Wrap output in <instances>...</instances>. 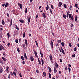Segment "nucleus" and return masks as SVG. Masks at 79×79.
<instances>
[{
  "mask_svg": "<svg viewBox=\"0 0 79 79\" xmlns=\"http://www.w3.org/2000/svg\"><path fill=\"white\" fill-rule=\"evenodd\" d=\"M63 17L64 18V19H66V15H63Z\"/></svg>",
  "mask_w": 79,
  "mask_h": 79,
  "instance_id": "nucleus-27",
  "label": "nucleus"
},
{
  "mask_svg": "<svg viewBox=\"0 0 79 79\" xmlns=\"http://www.w3.org/2000/svg\"><path fill=\"white\" fill-rule=\"evenodd\" d=\"M35 56H36V57H38L37 54V52H35Z\"/></svg>",
  "mask_w": 79,
  "mask_h": 79,
  "instance_id": "nucleus-23",
  "label": "nucleus"
},
{
  "mask_svg": "<svg viewBox=\"0 0 79 79\" xmlns=\"http://www.w3.org/2000/svg\"><path fill=\"white\" fill-rule=\"evenodd\" d=\"M69 45L70 47H72V45H71V43L69 44Z\"/></svg>",
  "mask_w": 79,
  "mask_h": 79,
  "instance_id": "nucleus-52",
  "label": "nucleus"
},
{
  "mask_svg": "<svg viewBox=\"0 0 79 79\" xmlns=\"http://www.w3.org/2000/svg\"><path fill=\"white\" fill-rule=\"evenodd\" d=\"M36 73H39V70L38 69L36 70Z\"/></svg>",
  "mask_w": 79,
  "mask_h": 79,
  "instance_id": "nucleus-63",
  "label": "nucleus"
},
{
  "mask_svg": "<svg viewBox=\"0 0 79 79\" xmlns=\"http://www.w3.org/2000/svg\"><path fill=\"white\" fill-rule=\"evenodd\" d=\"M68 69H69V72H70V71H71V68H69Z\"/></svg>",
  "mask_w": 79,
  "mask_h": 79,
  "instance_id": "nucleus-53",
  "label": "nucleus"
},
{
  "mask_svg": "<svg viewBox=\"0 0 79 79\" xmlns=\"http://www.w3.org/2000/svg\"><path fill=\"white\" fill-rule=\"evenodd\" d=\"M51 8H52V9H54V8L53 6L52 5H51Z\"/></svg>",
  "mask_w": 79,
  "mask_h": 79,
  "instance_id": "nucleus-39",
  "label": "nucleus"
},
{
  "mask_svg": "<svg viewBox=\"0 0 79 79\" xmlns=\"http://www.w3.org/2000/svg\"><path fill=\"white\" fill-rule=\"evenodd\" d=\"M10 74H11L12 76L13 75V73H12V72H10Z\"/></svg>",
  "mask_w": 79,
  "mask_h": 79,
  "instance_id": "nucleus-55",
  "label": "nucleus"
},
{
  "mask_svg": "<svg viewBox=\"0 0 79 79\" xmlns=\"http://www.w3.org/2000/svg\"><path fill=\"white\" fill-rule=\"evenodd\" d=\"M64 7L65 8H67V6H66V4H64Z\"/></svg>",
  "mask_w": 79,
  "mask_h": 79,
  "instance_id": "nucleus-30",
  "label": "nucleus"
},
{
  "mask_svg": "<svg viewBox=\"0 0 79 79\" xmlns=\"http://www.w3.org/2000/svg\"><path fill=\"white\" fill-rule=\"evenodd\" d=\"M22 63H23V64H25V61H23Z\"/></svg>",
  "mask_w": 79,
  "mask_h": 79,
  "instance_id": "nucleus-58",
  "label": "nucleus"
},
{
  "mask_svg": "<svg viewBox=\"0 0 79 79\" xmlns=\"http://www.w3.org/2000/svg\"><path fill=\"white\" fill-rule=\"evenodd\" d=\"M41 60L42 65L43 66L44 63V60H43V59H42V58H41Z\"/></svg>",
  "mask_w": 79,
  "mask_h": 79,
  "instance_id": "nucleus-17",
  "label": "nucleus"
},
{
  "mask_svg": "<svg viewBox=\"0 0 79 79\" xmlns=\"http://www.w3.org/2000/svg\"><path fill=\"white\" fill-rule=\"evenodd\" d=\"M25 13H27V8H26L25 9Z\"/></svg>",
  "mask_w": 79,
  "mask_h": 79,
  "instance_id": "nucleus-43",
  "label": "nucleus"
},
{
  "mask_svg": "<svg viewBox=\"0 0 79 79\" xmlns=\"http://www.w3.org/2000/svg\"><path fill=\"white\" fill-rule=\"evenodd\" d=\"M42 15L43 16L44 18L45 19L46 18V16L45 15V13H43V14H42Z\"/></svg>",
  "mask_w": 79,
  "mask_h": 79,
  "instance_id": "nucleus-12",
  "label": "nucleus"
},
{
  "mask_svg": "<svg viewBox=\"0 0 79 79\" xmlns=\"http://www.w3.org/2000/svg\"><path fill=\"white\" fill-rule=\"evenodd\" d=\"M58 43H61V41L60 40H59L58 41Z\"/></svg>",
  "mask_w": 79,
  "mask_h": 79,
  "instance_id": "nucleus-54",
  "label": "nucleus"
},
{
  "mask_svg": "<svg viewBox=\"0 0 79 79\" xmlns=\"http://www.w3.org/2000/svg\"><path fill=\"white\" fill-rule=\"evenodd\" d=\"M60 62H61V63H62V62H63V61H62V60L61 59H60Z\"/></svg>",
  "mask_w": 79,
  "mask_h": 79,
  "instance_id": "nucleus-59",
  "label": "nucleus"
},
{
  "mask_svg": "<svg viewBox=\"0 0 79 79\" xmlns=\"http://www.w3.org/2000/svg\"><path fill=\"white\" fill-rule=\"evenodd\" d=\"M3 73V69L2 67H0V73Z\"/></svg>",
  "mask_w": 79,
  "mask_h": 79,
  "instance_id": "nucleus-5",
  "label": "nucleus"
},
{
  "mask_svg": "<svg viewBox=\"0 0 79 79\" xmlns=\"http://www.w3.org/2000/svg\"><path fill=\"white\" fill-rule=\"evenodd\" d=\"M14 71L16 72V73H18V71H17V70H16V69H14Z\"/></svg>",
  "mask_w": 79,
  "mask_h": 79,
  "instance_id": "nucleus-46",
  "label": "nucleus"
},
{
  "mask_svg": "<svg viewBox=\"0 0 79 79\" xmlns=\"http://www.w3.org/2000/svg\"><path fill=\"white\" fill-rule=\"evenodd\" d=\"M13 74H14V75H15V76H16V73H15V72H13Z\"/></svg>",
  "mask_w": 79,
  "mask_h": 79,
  "instance_id": "nucleus-38",
  "label": "nucleus"
},
{
  "mask_svg": "<svg viewBox=\"0 0 79 79\" xmlns=\"http://www.w3.org/2000/svg\"><path fill=\"white\" fill-rule=\"evenodd\" d=\"M25 43L26 45L27 46V40H25Z\"/></svg>",
  "mask_w": 79,
  "mask_h": 79,
  "instance_id": "nucleus-19",
  "label": "nucleus"
},
{
  "mask_svg": "<svg viewBox=\"0 0 79 79\" xmlns=\"http://www.w3.org/2000/svg\"><path fill=\"white\" fill-rule=\"evenodd\" d=\"M40 53L41 55V57H42V58H43L44 57V56H43V54L42 53V52H40Z\"/></svg>",
  "mask_w": 79,
  "mask_h": 79,
  "instance_id": "nucleus-22",
  "label": "nucleus"
},
{
  "mask_svg": "<svg viewBox=\"0 0 79 79\" xmlns=\"http://www.w3.org/2000/svg\"><path fill=\"white\" fill-rule=\"evenodd\" d=\"M28 21V24H29V23H30V21H31V17H29V18L27 19Z\"/></svg>",
  "mask_w": 79,
  "mask_h": 79,
  "instance_id": "nucleus-6",
  "label": "nucleus"
},
{
  "mask_svg": "<svg viewBox=\"0 0 79 79\" xmlns=\"http://www.w3.org/2000/svg\"><path fill=\"white\" fill-rule=\"evenodd\" d=\"M71 19H72V20H73V19H74V18H73V16H72L71 17Z\"/></svg>",
  "mask_w": 79,
  "mask_h": 79,
  "instance_id": "nucleus-48",
  "label": "nucleus"
},
{
  "mask_svg": "<svg viewBox=\"0 0 79 79\" xmlns=\"http://www.w3.org/2000/svg\"><path fill=\"white\" fill-rule=\"evenodd\" d=\"M55 65V67L56 68H57V69H58V64H57V63H56Z\"/></svg>",
  "mask_w": 79,
  "mask_h": 79,
  "instance_id": "nucleus-15",
  "label": "nucleus"
},
{
  "mask_svg": "<svg viewBox=\"0 0 79 79\" xmlns=\"http://www.w3.org/2000/svg\"><path fill=\"white\" fill-rule=\"evenodd\" d=\"M61 44L62 46H64V42H61Z\"/></svg>",
  "mask_w": 79,
  "mask_h": 79,
  "instance_id": "nucleus-37",
  "label": "nucleus"
},
{
  "mask_svg": "<svg viewBox=\"0 0 79 79\" xmlns=\"http://www.w3.org/2000/svg\"><path fill=\"white\" fill-rule=\"evenodd\" d=\"M77 16H76L75 18V21H77Z\"/></svg>",
  "mask_w": 79,
  "mask_h": 79,
  "instance_id": "nucleus-36",
  "label": "nucleus"
},
{
  "mask_svg": "<svg viewBox=\"0 0 79 79\" xmlns=\"http://www.w3.org/2000/svg\"><path fill=\"white\" fill-rule=\"evenodd\" d=\"M23 56L24 58H26V59H27V56H26V53H25L24 54Z\"/></svg>",
  "mask_w": 79,
  "mask_h": 79,
  "instance_id": "nucleus-13",
  "label": "nucleus"
},
{
  "mask_svg": "<svg viewBox=\"0 0 79 79\" xmlns=\"http://www.w3.org/2000/svg\"><path fill=\"white\" fill-rule=\"evenodd\" d=\"M23 48H26V47H25V44H23Z\"/></svg>",
  "mask_w": 79,
  "mask_h": 79,
  "instance_id": "nucleus-62",
  "label": "nucleus"
},
{
  "mask_svg": "<svg viewBox=\"0 0 79 79\" xmlns=\"http://www.w3.org/2000/svg\"><path fill=\"white\" fill-rule=\"evenodd\" d=\"M30 60L32 61H34V58H33L32 56H31L30 57Z\"/></svg>",
  "mask_w": 79,
  "mask_h": 79,
  "instance_id": "nucleus-8",
  "label": "nucleus"
},
{
  "mask_svg": "<svg viewBox=\"0 0 79 79\" xmlns=\"http://www.w3.org/2000/svg\"><path fill=\"white\" fill-rule=\"evenodd\" d=\"M54 73L55 74L56 72H57V70H56V68L55 67L54 69Z\"/></svg>",
  "mask_w": 79,
  "mask_h": 79,
  "instance_id": "nucleus-7",
  "label": "nucleus"
},
{
  "mask_svg": "<svg viewBox=\"0 0 79 79\" xmlns=\"http://www.w3.org/2000/svg\"><path fill=\"white\" fill-rule=\"evenodd\" d=\"M49 58L50 59V60H52V54H50V55L49 56Z\"/></svg>",
  "mask_w": 79,
  "mask_h": 79,
  "instance_id": "nucleus-9",
  "label": "nucleus"
},
{
  "mask_svg": "<svg viewBox=\"0 0 79 79\" xmlns=\"http://www.w3.org/2000/svg\"><path fill=\"white\" fill-rule=\"evenodd\" d=\"M3 55L4 56H6V54H5V52L3 53Z\"/></svg>",
  "mask_w": 79,
  "mask_h": 79,
  "instance_id": "nucleus-51",
  "label": "nucleus"
},
{
  "mask_svg": "<svg viewBox=\"0 0 79 79\" xmlns=\"http://www.w3.org/2000/svg\"><path fill=\"white\" fill-rule=\"evenodd\" d=\"M13 23V20L12 19H10V26L12 25Z\"/></svg>",
  "mask_w": 79,
  "mask_h": 79,
  "instance_id": "nucleus-16",
  "label": "nucleus"
},
{
  "mask_svg": "<svg viewBox=\"0 0 79 79\" xmlns=\"http://www.w3.org/2000/svg\"><path fill=\"white\" fill-rule=\"evenodd\" d=\"M35 42L37 47H39V45L38 44V43H37V41L36 40L35 41Z\"/></svg>",
  "mask_w": 79,
  "mask_h": 79,
  "instance_id": "nucleus-20",
  "label": "nucleus"
},
{
  "mask_svg": "<svg viewBox=\"0 0 79 79\" xmlns=\"http://www.w3.org/2000/svg\"><path fill=\"white\" fill-rule=\"evenodd\" d=\"M2 58L3 60L4 61H6V59H5V57H2Z\"/></svg>",
  "mask_w": 79,
  "mask_h": 79,
  "instance_id": "nucleus-21",
  "label": "nucleus"
},
{
  "mask_svg": "<svg viewBox=\"0 0 79 79\" xmlns=\"http://www.w3.org/2000/svg\"><path fill=\"white\" fill-rule=\"evenodd\" d=\"M49 10L50 11V12L51 14H53V12H52V10H51V9L50 8H49Z\"/></svg>",
  "mask_w": 79,
  "mask_h": 79,
  "instance_id": "nucleus-35",
  "label": "nucleus"
},
{
  "mask_svg": "<svg viewBox=\"0 0 79 79\" xmlns=\"http://www.w3.org/2000/svg\"><path fill=\"white\" fill-rule=\"evenodd\" d=\"M38 61L39 63V64H41V62H40V60H39V58H38Z\"/></svg>",
  "mask_w": 79,
  "mask_h": 79,
  "instance_id": "nucleus-28",
  "label": "nucleus"
},
{
  "mask_svg": "<svg viewBox=\"0 0 79 79\" xmlns=\"http://www.w3.org/2000/svg\"><path fill=\"white\" fill-rule=\"evenodd\" d=\"M18 6H20V8L22 9V7H23V5L22 4L19 3H18Z\"/></svg>",
  "mask_w": 79,
  "mask_h": 79,
  "instance_id": "nucleus-3",
  "label": "nucleus"
},
{
  "mask_svg": "<svg viewBox=\"0 0 79 79\" xmlns=\"http://www.w3.org/2000/svg\"><path fill=\"white\" fill-rule=\"evenodd\" d=\"M61 50H62V52L63 54L64 55L65 53H64V50H63V48L62 47H61Z\"/></svg>",
  "mask_w": 79,
  "mask_h": 79,
  "instance_id": "nucleus-10",
  "label": "nucleus"
},
{
  "mask_svg": "<svg viewBox=\"0 0 79 79\" xmlns=\"http://www.w3.org/2000/svg\"><path fill=\"white\" fill-rule=\"evenodd\" d=\"M62 5V3L61 2H59V4L58 5V6H59V7H60Z\"/></svg>",
  "mask_w": 79,
  "mask_h": 79,
  "instance_id": "nucleus-11",
  "label": "nucleus"
},
{
  "mask_svg": "<svg viewBox=\"0 0 79 79\" xmlns=\"http://www.w3.org/2000/svg\"><path fill=\"white\" fill-rule=\"evenodd\" d=\"M8 2H6V5H5V7L6 8V7H7V6H8Z\"/></svg>",
  "mask_w": 79,
  "mask_h": 79,
  "instance_id": "nucleus-26",
  "label": "nucleus"
},
{
  "mask_svg": "<svg viewBox=\"0 0 79 79\" xmlns=\"http://www.w3.org/2000/svg\"><path fill=\"white\" fill-rule=\"evenodd\" d=\"M15 26L16 27V29L18 31H19V28H18V27L17 26V25H15Z\"/></svg>",
  "mask_w": 79,
  "mask_h": 79,
  "instance_id": "nucleus-29",
  "label": "nucleus"
},
{
  "mask_svg": "<svg viewBox=\"0 0 79 79\" xmlns=\"http://www.w3.org/2000/svg\"><path fill=\"white\" fill-rule=\"evenodd\" d=\"M2 50H5V49H4V47L2 45H1V46H0V50L2 51Z\"/></svg>",
  "mask_w": 79,
  "mask_h": 79,
  "instance_id": "nucleus-4",
  "label": "nucleus"
},
{
  "mask_svg": "<svg viewBox=\"0 0 79 79\" xmlns=\"http://www.w3.org/2000/svg\"><path fill=\"white\" fill-rule=\"evenodd\" d=\"M25 36H26V33H25V32H24L23 35V37L24 38V37H25Z\"/></svg>",
  "mask_w": 79,
  "mask_h": 79,
  "instance_id": "nucleus-32",
  "label": "nucleus"
},
{
  "mask_svg": "<svg viewBox=\"0 0 79 79\" xmlns=\"http://www.w3.org/2000/svg\"><path fill=\"white\" fill-rule=\"evenodd\" d=\"M71 16H72V14H70L69 15V18L70 19L71 18Z\"/></svg>",
  "mask_w": 79,
  "mask_h": 79,
  "instance_id": "nucleus-34",
  "label": "nucleus"
},
{
  "mask_svg": "<svg viewBox=\"0 0 79 79\" xmlns=\"http://www.w3.org/2000/svg\"><path fill=\"white\" fill-rule=\"evenodd\" d=\"M49 78H51V74L50 73H49Z\"/></svg>",
  "mask_w": 79,
  "mask_h": 79,
  "instance_id": "nucleus-41",
  "label": "nucleus"
},
{
  "mask_svg": "<svg viewBox=\"0 0 79 79\" xmlns=\"http://www.w3.org/2000/svg\"><path fill=\"white\" fill-rule=\"evenodd\" d=\"M50 45L52 48H53V43L52 41L51 42Z\"/></svg>",
  "mask_w": 79,
  "mask_h": 79,
  "instance_id": "nucleus-1",
  "label": "nucleus"
},
{
  "mask_svg": "<svg viewBox=\"0 0 79 79\" xmlns=\"http://www.w3.org/2000/svg\"><path fill=\"white\" fill-rule=\"evenodd\" d=\"M43 74L44 76L45 77L46 76V73H45V72H43Z\"/></svg>",
  "mask_w": 79,
  "mask_h": 79,
  "instance_id": "nucleus-33",
  "label": "nucleus"
},
{
  "mask_svg": "<svg viewBox=\"0 0 79 79\" xmlns=\"http://www.w3.org/2000/svg\"><path fill=\"white\" fill-rule=\"evenodd\" d=\"M49 8V6H48V5H47L46 7V10H48Z\"/></svg>",
  "mask_w": 79,
  "mask_h": 79,
  "instance_id": "nucleus-25",
  "label": "nucleus"
},
{
  "mask_svg": "<svg viewBox=\"0 0 79 79\" xmlns=\"http://www.w3.org/2000/svg\"><path fill=\"white\" fill-rule=\"evenodd\" d=\"M2 24H3V25H5V22H4V20H2Z\"/></svg>",
  "mask_w": 79,
  "mask_h": 79,
  "instance_id": "nucleus-24",
  "label": "nucleus"
},
{
  "mask_svg": "<svg viewBox=\"0 0 79 79\" xmlns=\"http://www.w3.org/2000/svg\"><path fill=\"white\" fill-rule=\"evenodd\" d=\"M6 72L7 73H9V70H6Z\"/></svg>",
  "mask_w": 79,
  "mask_h": 79,
  "instance_id": "nucleus-60",
  "label": "nucleus"
},
{
  "mask_svg": "<svg viewBox=\"0 0 79 79\" xmlns=\"http://www.w3.org/2000/svg\"><path fill=\"white\" fill-rule=\"evenodd\" d=\"M66 17L67 18H68V17H69V14H68V12L67 13Z\"/></svg>",
  "mask_w": 79,
  "mask_h": 79,
  "instance_id": "nucleus-47",
  "label": "nucleus"
},
{
  "mask_svg": "<svg viewBox=\"0 0 79 79\" xmlns=\"http://www.w3.org/2000/svg\"><path fill=\"white\" fill-rule=\"evenodd\" d=\"M17 51L19 53L20 52V50H19V48H17Z\"/></svg>",
  "mask_w": 79,
  "mask_h": 79,
  "instance_id": "nucleus-40",
  "label": "nucleus"
},
{
  "mask_svg": "<svg viewBox=\"0 0 79 79\" xmlns=\"http://www.w3.org/2000/svg\"><path fill=\"white\" fill-rule=\"evenodd\" d=\"M72 57H73V58H74V57H75V56H76V54H74V55H72Z\"/></svg>",
  "mask_w": 79,
  "mask_h": 79,
  "instance_id": "nucleus-44",
  "label": "nucleus"
},
{
  "mask_svg": "<svg viewBox=\"0 0 79 79\" xmlns=\"http://www.w3.org/2000/svg\"><path fill=\"white\" fill-rule=\"evenodd\" d=\"M19 21L20 23H24V20H19Z\"/></svg>",
  "mask_w": 79,
  "mask_h": 79,
  "instance_id": "nucleus-18",
  "label": "nucleus"
},
{
  "mask_svg": "<svg viewBox=\"0 0 79 79\" xmlns=\"http://www.w3.org/2000/svg\"><path fill=\"white\" fill-rule=\"evenodd\" d=\"M72 8V6H71V5H70V8H69V10H71Z\"/></svg>",
  "mask_w": 79,
  "mask_h": 79,
  "instance_id": "nucleus-56",
  "label": "nucleus"
},
{
  "mask_svg": "<svg viewBox=\"0 0 79 79\" xmlns=\"http://www.w3.org/2000/svg\"><path fill=\"white\" fill-rule=\"evenodd\" d=\"M68 66H69V67L70 68H71V65L70 64L68 65Z\"/></svg>",
  "mask_w": 79,
  "mask_h": 79,
  "instance_id": "nucleus-61",
  "label": "nucleus"
},
{
  "mask_svg": "<svg viewBox=\"0 0 79 79\" xmlns=\"http://www.w3.org/2000/svg\"><path fill=\"white\" fill-rule=\"evenodd\" d=\"M75 7H76V8H78V7H77V4H75Z\"/></svg>",
  "mask_w": 79,
  "mask_h": 79,
  "instance_id": "nucleus-50",
  "label": "nucleus"
},
{
  "mask_svg": "<svg viewBox=\"0 0 79 79\" xmlns=\"http://www.w3.org/2000/svg\"><path fill=\"white\" fill-rule=\"evenodd\" d=\"M18 6H20V8L22 9V7H23V5L22 4L19 3H18Z\"/></svg>",
  "mask_w": 79,
  "mask_h": 79,
  "instance_id": "nucleus-2",
  "label": "nucleus"
},
{
  "mask_svg": "<svg viewBox=\"0 0 79 79\" xmlns=\"http://www.w3.org/2000/svg\"><path fill=\"white\" fill-rule=\"evenodd\" d=\"M21 58L22 60H24V57H23V56H21Z\"/></svg>",
  "mask_w": 79,
  "mask_h": 79,
  "instance_id": "nucleus-45",
  "label": "nucleus"
},
{
  "mask_svg": "<svg viewBox=\"0 0 79 79\" xmlns=\"http://www.w3.org/2000/svg\"><path fill=\"white\" fill-rule=\"evenodd\" d=\"M8 69H9V67L8 66L6 68V70H8Z\"/></svg>",
  "mask_w": 79,
  "mask_h": 79,
  "instance_id": "nucleus-57",
  "label": "nucleus"
},
{
  "mask_svg": "<svg viewBox=\"0 0 79 79\" xmlns=\"http://www.w3.org/2000/svg\"><path fill=\"white\" fill-rule=\"evenodd\" d=\"M7 16L8 17H9L10 16L9 15V14L7 13Z\"/></svg>",
  "mask_w": 79,
  "mask_h": 79,
  "instance_id": "nucleus-64",
  "label": "nucleus"
},
{
  "mask_svg": "<svg viewBox=\"0 0 79 79\" xmlns=\"http://www.w3.org/2000/svg\"><path fill=\"white\" fill-rule=\"evenodd\" d=\"M48 68L49 72H50V73H51L52 71V69H51V68L50 67H49Z\"/></svg>",
  "mask_w": 79,
  "mask_h": 79,
  "instance_id": "nucleus-14",
  "label": "nucleus"
},
{
  "mask_svg": "<svg viewBox=\"0 0 79 79\" xmlns=\"http://www.w3.org/2000/svg\"><path fill=\"white\" fill-rule=\"evenodd\" d=\"M77 48L76 47L74 48V52H76V50H77Z\"/></svg>",
  "mask_w": 79,
  "mask_h": 79,
  "instance_id": "nucleus-49",
  "label": "nucleus"
},
{
  "mask_svg": "<svg viewBox=\"0 0 79 79\" xmlns=\"http://www.w3.org/2000/svg\"><path fill=\"white\" fill-rule=\"evenodd\" d=\"M15 42L16 44H18V40L17 39L15 40Z\"/></svg>",
  "mask_w": 79,
  "mask_h": 79,
  "instance_id": "nucleus-42",
  "label": "nucleus"
},
{
  "mask_svg": "<svg viewBox=\"0 0 79 79\" xmlns=\"http://www.w3.org/2000/svg\"><path fill=\"white\" fill-rule=\"evenodd\" d=\"M7 35L8 36V38L9 39V38H10V34L9 33H7Z\"/></svg>",
  "mask_w": 79,
  "mask_h": 79,
  "instance_id": "nucleus-31",
  "label": "nucleus"
}]
</instances>
